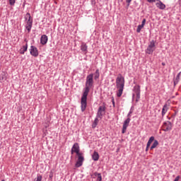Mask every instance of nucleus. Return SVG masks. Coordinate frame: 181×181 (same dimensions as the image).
<instances>
[{
    "label": "nucleus",
    "mask_w": 181,
    "mask_h": 181,
    "mask_svg": "<svg viewBox=\"0 0 181 181\" xmlns=\"http://www.w3.org/2000/svg\"><path fill=\"white\" fill-rule=\"evenodd\" d=\"M173 128V124H172L171 122L167 121L163 122V131H164V132H169V131H172Z\"/></svg>",
    "instance_id": "0eeeda50"
},
{
    "label": "nucleus",
    "mask_w": 181,
    "mask_h": 181,
    "mask_svg": "<svg viewBox=\"0 0 181 181\" xmlns=\"http://www.w3.org/2000/svg\"><path fill=\"white\" fill-rule=\"evenodd\" d=\"M134 110H135V108L134 107V106H132L129 113L127 115V118H131V117H132V115L134 113Z\"/></svg>",
    "instance_id": "5701e85b"
},
{
    "label": "nucleus",
    "mask_w": 181,
    "mask_h": 181,
    "mask_svg": "<svg viewBox=\"0 0 181 181\" xmlns=\"http://www.w3.org/2000/svg\"><path fill=\"white\" fill-rule=\"evenodd\" d=\"M30 54L33 57H37V56H39V50L37 49V47L31 45L30 48Z\"/></svg>",
    "instance_id": "6e6552de"
},
{
    "label": "nucleus",
    "mask_w": 181,
    "mask_h": 181,
    "mask_svg": "<svg viewBox=\"0 0 181 181\" xmlns=\"http://www.w3.org/2000/svg\"><path fill=\"white\" fill-rule=\"evenodd\" d=\"M116 87L118 89L117 97L119 98L122 95V93H124V87H125V78H124L121 74H119L116 78Z\"/></svg>",
    "instance_id": "7ed1b4c3"
},
{
    "label": "nucleus",
    "mask_w": 181,
    "mask_h": 181,
    "mask_svg": "<svg viewBox=\"0 0 181 181\" xmlns=\"http://www.w3.org/2000/svg\"><path fill=\"white\" fill-rule=\"evenodd\" d=\"M98 119H100V117H98L96 115V117L95 118L94 122L92 124V128H95L97 125H98V122H99Z\"/></svg>",
    "instance_id": "aec40b11"
},
{
    "label": "nucleus",
    "mask_w": 181,
    "mask_h": 181,
    "mask_svg": "<svg viewBox=\"0 0 181 181\" xmlns=\"http://www.w3.org/2000/svg\"><path fill=\"white\" fill-rule=\"evenodd\" d=\"M156 6H157L158 9H161V10H163L166 8V5H165V4H163L162 1L156 3Z\"/></svg>",
    "instance_id": "4468645a"
},
{
    "label": "nucleus",
    "mask_w": 181,
    "mask_h": 181,
    "mask_svg": "<svg viewBox=\"0 0 181 181\" xmlns=\"http://www.w3.org/2000/svg\"><path fill=\"white\" fill-rule=\"evenodd\" d=\"M49 40V38L47 37V35H42L40 38V43L43 46L47 43V41Z\"/></svg>",
    "instance_id": "f8f14e48"
},
{
    "label": "nucleus",
    "mask_w": 181,
    "mask_h": 181,
    "mask_svg": "<svg viewBox=\"0 0 181 181\" xmlns=\"http://www.w3.org/2000/svg\"><path fill=\"white\" fill-rule=\"evenodd\" d=\"M32 26H33V23H26L25 29H27L28 33H30V30H32Z\"/></svg>",
    "instance_id": "f3484780"
},
{
    "label": "nucleus",
    "mask_w": 181,
    "mask_h": 181,
    "mask_svg": "<svg viewBox=\"0 0 181 181\" xmlns=\"http://www.w3.org/2000/svg\"><path fill=\"white\" fill-rule=\"evenodd\" d=\"M134 84H136V82L134 81Z\"/></svg>",
    "instance_id": "4c0bfd02"
},
{
    "label": "nucleus",
    "mask_w": 181,
    "mask_h": 181,
    "mask_svg": "<svg viewBox=\"0 0 181 181\" xmlns=\"http://www.w3.org/2000/svg\"><path fill=\"white\" fill-rule=\"evenodd\" d=\"M131 2H132V0H126V3L127 4V6H129V5H131Z\"/></svg>",
    "instance_id": "7c9ffc66"
},
{
    "label": "nucleus",
    "mask_w": 181,
    "mask_h": 181,
    "mask_svg": "<svg viewBox=\"0 0 181 181\" xmlns=\"http://www.w3.org/2000/svg\"><path fill=\"white\" fill-rule=\"evenodd\" d=\"M42 177L41 175H37L35 181H42Z\"/></svg>",
    "instance_id": "a878e982"
},
{
    "label": "nucleus",
    "mask_w": 181,
    "mask_h": 181,
    "mask_svg": "<svg viewBox=\"0 0 181 181\" xmlns=\"http://www.w3.org/2000/svg\"><path fill=\"white\" fill-rule=\"evenodd\" d=\"M94 80H98L100 78V69H97L95 74H93Z\"/></svg>",
    "instance_id": "a211bd4d"
},
{
    "label": "nucleus",
    "mask_w": 181,
    "mask_h": 181,
    "mask_svg": "<svg viewBox=\"0 0 181 181\" xmlns=\"http://www.w3.org/2000/svg\"><path fill=\"white\" fill-rule=\"evenodd\" d=\"M112 103L113 107L115 108V100L114 99V97H112Z\"/></svg>",
    "instance_id": "cd10ccee"
},
{
    "label": "nucleus",
    "mask_w": 181,
    "mask_h": 181,
    "mask_svg": "<svg viewBox=\"0 0 181 181\" xmlns=\"http://www.w3.org/2000/svg\"><path fill=\"white\" fill-rule=\"evenodd\" d=\"M25 42H28L26 40H25Z\"/></svg>",
    "instance_id": "a19ab883"
},
{
    "label": "nucleus",
    "mask_w": 181,
    "mask_h": 181,
    "mask_svg": "<svg viewBox=\"0 0 181 181\" xmlns=\"http://www.w3.org/2000/svg\"><path fill=\"white\" fill-rule=\"evenodd\" d=\"M133 91L136 94V103H138L141 100V86L136 85L133 88Z\"/></svg>",
    "instance_id": "423d86ee"
},
{
    "label": "nucleus",
    "mask_w": 181,
    "mask_h": 181,
    "mask_svg": "<svg viewBox=\"0 0 181 181\" xmlns=\"http://www.w3.org/2000/svg\"><path fill=\"white\" fill-rule=\"evenodd\" d=\"M81 50L83 53V54H87L88 53V46L86 42H82L81 45Z\"/></svg>",
    "instance_id": "9d476101"
},
{
    "label": "nucleus",
    "mask_w": 181,
    "mask_h": 181,
    "mask_svg": "<svg viewBox=\"0 0 181 181\" xmlns=\"http://www.w3.org/2000/svg\"><path fill=\"white\" fill-rule=\"evenodd\" d=\"M145 23H146V19L144 18L141 22V25L145 26Z\"/></svg>",
    "instance_id": "c756f323"
},
{
    "label": "nucleus",
    "mask_w": 181,
    "mask_h": 181,
    "mask_svg": "<svg viewBox=\"0 0 181 181\" xmlns=\"http://www.w3.org/2000/svg\"><path fill=\"white\" fill-rule=\"evenodd\" d=\"M26 23H33V18L30 16V13H27L25 16Z\"/></svg>",
    "instance_id": "9b49d317"
},
{
    "label": "nucleus",
    "mask_w": 181,
    "mask_h": 181,
    "mask_svg": "<svg viewBox=\"0 0 181 181\" xmlns=\"http://www.w3.org/2000/svg\"><path fill=\"white\" fill-rule=\"evenodd\" d=\"M129 122H131V118L127 117V119L123 123L122 133L125 134L127 132V129L129 125Z\"/></svg>",
    "instance_id": "1a4fd4ad"
},
{
    "label": "nucleus",
    "mask_w": 181,
    "mask_h": 181,
    "mask_svg": "<svg viewBox=\"0 0 181 181\" xmlns=\"http://www.w3.org/2000/svg\"><path fill=\"white\" fill-rule=\"evenodd\" d=\"M162 66H165V62H162Z\"/></svg>",
    "instance_id": "e433bc0d"
},
{
    "label": "nucleus",
    "mask_w": 181,
    "mask_h": 181,
    "mask_svg": "<svg viewBox=\"0 0 181 181\" xmlns=\"http://www.w3.org/2000/svg\"><path fill=\"white\" fill-rule=\"evenodd\" d=\"M168 107V103L164 104V105L163 106V109L161 111L162 118H163V117H165V115L168 112V110H169V107Z\"/></svg>",
    "instance_id": "ddd939ff"
},
{
    "label": "nucleus",
    "mask_w": 181,
    "mask_h": 181,
    "mask_svg": "<svg viewBox=\"0 0 181 181\" xmlns=\"http://www.w3.org/2000/svg\"><path fill=\"white\" fill-rule=\"evenodd\" d=\"M144 28V25H142L141 24V25H139L137 26V29H136V32L137 33H141V30H142V28Z\"/></svg>",
    "instance_id": "b1692460"
},
{
    "label": "nucleus",
    "mask_w": 181,
    "mask_h": 181,
    "mask_svg": "<svg viewBox=\"0 0 181 181\" xmlns=\"http://www.w3.org/2000/svg\"><path fill=\"white\" fill-rule=\"evenodd\" d=\"M74 153H76L78 156V160L75 163V168H81V166H83V163L84 162V156H83V153L80 152V146H78V143H75L71 149V154L74 155Z\"/></svg>",
    "instance_id": "f03ea898"
},
{
    "label": "nucleus",
    "mask_w": 181,
    "mask_h": 181,
    "mask_svg": "<svg viewBox=\"0 0 181 181\" xmlns=\"http://www.w3.org/2000/svg\"><path fill=\"white\" fill-rule=\"evenodd\" d=\"M155 141V137L153 136H151L147 142V148L151 146V144H152Z\"/></svg>",
    "instance_id": "412c9836"
},
{
    "label": "nucleus",
    "mask_w": 181,
    "mask_h": 181,
    "mask_svg": "<svg viewBox=\"0 0 181 181\" xmlns=\"http://www.w3.org/2000/svg\"><path fill=\"white\" fill-rule=\"evenodd\" d=\"M93 87H94V74H90L86 76L85 88L83 89V93L81 99V110L82 112H84L86 108H87V97L88 96L90 90H91Z\"/></svg>",
    "instance_id": "f257e3e1"
},
{
    "label": "nucleus",
    "mask_w": 181,
    "mask_h": 181,
    "mask_svg": "<svg viewBox=\"0 0 181 181\" xmlns=\"http://www.w3.org/2000/svg\"><path fill=\"white\" fill-rule=\"evenodd\" d=\"M93 175L95 176V177H97L96 181L103 180V177L101 176V173L95 172V173H94Z\"/></svg>",
    "instance_id": "6ab92c4d"
},
{
    "label": "nucleus",
    "mask_w": 181,
    "mask_h": 181,
    "mask_svg": "<svg viewBox=\"0 0 181 181\" xmlns=\"http://www.w3.org/2000/svg\"><path fill=\"white\" fill-rule=\"evenodd\" d=\"M168 119H170V117H168Z\"/></svg>",
    "instance_id": "58836bf2"
},
{
    "label": "nucleus",
    "mask_w": 181,
    "mask_h": 181,
    "mask_svg": "<svg viewBox=\"0 0 181 181\" xmlns=\"http://www.w3.org/2000/svg\"><path fill=\"white\" fill-rule=\"evenodd\" d=\"M145 23H146V19L144 18L141 22V25L145 26Z\"/></svg>",
    "instance_id": "c85d7f7f"
},
{
    "label": "nucleus",
    "mask_w": 181,
    "mask_h": 181,
    "mask_svg": "<svg viewBox=\"0 0 181 181\" xmlns=\"http://www.w3.org/2000/svg\"><path fill=\"white\" fill-rule=\"evenodd\" d=\"M106 110L107 107L105 106V103H103L102 105L99 106L96 114V116L99 119H103V117L105 115Z\"/></svg>",
    "instance_id": "20e7f679"
},
{
    "label": "nucleus",
    "mask_w": 181,
    "mask_h": 181,
    "mask_svg": "<svg viewBox=\"0 0 181 181\" xmlns=\"http://www.w3.org/2000/svg\"><path fill=\"white\" fill-rule=\"evenodd\" d=\"M134 97H135V94L133 93V94H132V100H134Z\"/></svg>",
    "instance_id": "c9c22d12"
},
{
    "label": "nucleus",
    "mask_w": 181,
    "mask_h": 181,
    "mask_svg": "<svg viewBox=\"0 0 181 181\" xmlns=\"http://www.w3.org/2000/svg\"><path fill=\"white\" fill-rule=\"evenodd\" d=\"M158 145H159V141H158V140H154L150 149L152 151V149H155V148H156V146H158Z\"/></svg>",
    "instance_id": "4be33fe9"
},
{
    "label": "nucleus",
    "mask_w": 181,
    "mask_h": 181,
    "mask_svg": "<svg viewBox=\"0 0 181 181\" xmlns=\"http://www.w3.org/2000/svg\"><path fill=\"white\" fill-rule=\"evenodd\" d=\"M173 118H175V115H173Z\"/></svg>",
    "instance_id": "ea45409f"
},
{
    "label": "nucleus",
    "mask_w": 181,
    "mask_h": 181,
    "mask_svg": "<svg viewBox=\"0 0 181 181\" xmlns=\"http://www.w3.org/2000/svg\"><path fill=\"white\" fill-rule=\"evenodd\" d=\"M25 52H28V43L20 49V54H25Z\"/></svg>",
    "instance_id": "dca6fc26"
},
{
    "label": "nucleus",
    "mask_w": 181,
    "mask_h": 181,
    "mask_svg": "<svg viewBox=\"0 0 181 181\" xmlns=\"http://www.w3.org/2000/svg\"><path fill=\"white\" fill-rule=\"evenodd\" d=\"M148 150H149V147H148V145H146V152H148Z\"/></svg>",
    "instance_id": "72a5a7b5"
},
{
    "label": "nucleus",
    "mask_w": 181,
    "mask_h": 181,
    "mask_svg": "<svg viewBox=\"0 0 181 181\" xmlns=\"http://www.w3.org/2000/svg\"><path fill=\"white\" fill-rule=\"evenodd\" d=\"M179 179H180V175H177V176L175 178L174 181H179Z\"/></svg>",
    "instance_id": "2f4dec72"
},
{
    "label": "nucleus",
    "mask_w": 181,
    "mask_h": 181,
    "mask_svg": "<svg viewBox=\"0 0 181 181\" xmlns=\"http://www.w3.org/2000/svg\"><path fill=\"white\" fill-rule=\"evenodd\" d=\"M92 159L95 161H97L98 159H100V155L98 154V152L94 151L93 154L92 155Z\"/></svg>",
    "instance_id": "2eb2a0df"
},
{
    "label": "nucleus",
    "mask_w": 181,
    "mask_h": 181,
    "mask_svg": "<svg viewBox=\"0 0 181 181\" xmlns=\"http://www.w3.org/2000/svg\"><path fill=\"white\" fill-rule=\"evenodd\" d=\"M180 80V78H179V76H176V78L174 79V87H175L176 85L178 84Z\"/></svg>",
    "instance_id": "393cba45"
},
{
    "label": "nucleus",
    "mask_w": 181,
    "mask_h": 181,
    "mask_svg": "<svg viewBox=\"0 0 181 181\" xmlns=\"http://www.w3.org/2000/svg\"><path fill=\"white\" fill-rule=\"evenodd\" d=\"M180 74H181V72L178 73L177 75V77L180 78Z\"/></svg>",
    "instance_id": "f704fd0d"
},
{
    "label": "nucleus",
    "mask_w": 181,
    "mask_h": 181,
    "mask_svg": "<svg viewBox=\"0 0 181 181\" xmlns=\"http://www.w3.org/2000/svg\"><path fill=\"white\" fill-rule=\"evenodd\" d=\"M16 0H9L10 5L13 6L15 5Z\"/></svg>",
    "instance_id": "bb28decb"
},
{
    "label": "nucleus",
    "mask_w": 181,
    "mask_h": 181,
    "mask_svg": "<svg viewBox=\"0 0 181 181\" xmlns=\"http://www.w3.org/2000/svg\"><path fill=\"white\" fill-rule=\"evenodd\" d=\"M147 2H149V4H152L153 2H156V0H147Z\"/></svg>",
    "instance_id": "473e14b6"
},
{
    "label": "nucleus",
    "mask_w": 181,
    "mask_h": 181,
    "mask_svg": "<svg viewBox=\"0 0 181 181\" xmlns=\"http://www.w3.org/2000/svg\"><path fill=\"white\" fill-rule=\"evenodd\" d=\"M155 43H156V41L154 40H151L146 49V53L147 54H152L153 52H155Z\"/></svg>",
    "instance_id": "39448f33"
}]
</instances>
